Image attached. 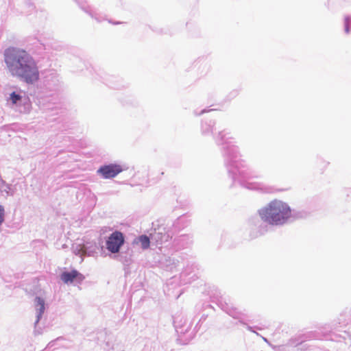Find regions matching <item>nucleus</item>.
<instances>
[{
	"label": "nucleus",
	"mask_w": 351,
	"mask_h": 351,
	"mask_svg": "<svg viewBox=\"0 0 351 351\" xmlns=\"http://www.w3.org/2000/svg\"><path fill=\"white\" fill-rule=\"evenodd\" d=\"M216 144L220 147L224 158L225 165L228 172L234 181H238L241 185L254 189L252 183H247L248 180L261 177L245 160L241 159L239 147L235 145L234 138L225 131L219 132L215 136Z\"/></svg>",
	"instance_id": "nucleus-1"
},
{
	"label": "nucleus",
	"mask_w": 351,
	"mask_h": 351,
	"mask_svg": "<svg viewBox=\"0 0 351 351\" xmlns=\"http://www.w3.org/2000/svg\"><path fill=\"white\" fill-rule=\"evenodd\" d=\"M4 61L10 75L28 84L36 83L40 77L35 59L25 50L10 47L4 51Z\"/></svg>",
	"instance_id": "nucleus-2"
},
{
	"label": "nucleus",
	"mask_w": 351,
	"mask_h": 351,
	"mask_svg": "<svg viewBox=\"0 0 351 351\" xmlns=\"http://www.w3.org/2000/svg\"><path fill=\"white\" fill-rule=\"evenodd\" d=\"M261 219L271 226H282L291 217L290 206L285 202L275 199L258 210Z\"/></svg>",
	"instance_id": "nucleus-3"
},
{
	"label": "nucleus",
	"mask_w": 351,
	"mask_h": 351,
	"mask_svg": "<svg viewBox=\"0 0 351 351\" xmlns=\"http://www.w3.org/2000/svg\"><path fill=\"white\" fill-rule=\"evenodd\" d=\"M8 103L15 111L27 114L31 110V103L25 94L12 92L7 99Z\"/></svg>",
	"instance_id": "nucleus-4"
},
{
	"label": "nucleus",
	"mask_w": 351,
	"mask_h": 351,
	"mask_svg": "<svg viewBox=\"0 0 351 351\" xmlns=\"http://www.w3.org/2000/svg\"><path fill=\"white\" fill-rule=\"evenodd\" d=\"M218 305L219 307L225 311L226 313H228L230 316L232 317L234 319H237L239 320V322L241 323L243 325L246 326V328L252 332H255V331L253 329V327L247 325L245 322L244 319L246 317L245 314L240 311H239L237 308L232 306L231 304L227 303L223 298H221L220 300H218L217 301Z\"/></svg>",
	"instance_id": "nucleus-5"
},
{
	"label": "nucleus",
	"mask_w": 351,
	"mask_h": 351,
	"mask_svg": "<svg viewBox=\"0 0 351 351\" xmlns=\"http://www.w3.org/2000/svg\"><path fill=\"white\" fill-rule=\"evenodd\" d=\"M124 243L125 237L123 234L119 230H115L106 240V247L109 252L114 254L120 252Z\"/></svg>",
	"instance_id": "nucleus-6"
},
{
	"label": "nucleus",
	"mask_w": 351,
	"mask_h": 351,
	"mask_svg": "<svg viewBox=\"0 0 351 351\" xmlns=\"http://www.w3.org/2000/svg\"><path fill=\"white\" fill-rule=\"evenodd\" d=\"M150 237L152 243H155L156 245H160L167 242L172 238V233L164 225H159L157 228H154L151 230Z\"/></svg>",
	"instance_id": "nucleus-7"
},
{
	"label": "nucleus",
	"mask_w": 351,
	"mask_h": 351,
	"mask_svg": "<svg viewBox=\"0 0 351 351\" xmlns=\"http://www.w3.org/2000/svg\"><path fill=\"white\" fill-rule=\"evenodd\" d=\"M123 171L121 167L116 164H109L101 166L97 170V173L104 179H110L116 177Z\"/></svg>",
	"instance_id": "nucleus-8"
},
{
	"label": "nucleus",
	"mask_w": 351,
	"mask_h": 351,
	"mask_svg": "<svg viewBox=\"0 0 351 351\" xmlns=\"http://www.w3.org/2000/svg\"><path fill=\"white\" fill-rule=\"evenodd\" d=\"M75 1L82 10L87 13L91 18L94 19L97 22L100 23L106 20L105 16H102L95 10H93L85 1L82 0H75Z\"/></svg>",
	"instance_id": "nucleus-9"
},
{
	"label": "nucleus",
	"mask_w": 351,
	"mask_h": 351,
	"mask_svg": "<svg viewBox=\"0 0 351 351\" xmlns=\"http://www.w3.org/2000/svg\"><path fill=\"white\" fill-rule=\"evenodd\" d=\"M193 243V237L191 234H181L173 241L174 246L178 249H184L190 247Z\"/></svg>",
	"instance_id": "nucleus-10"
},
{
	"label": "nucleus",
	"mask_w": 351,
	"mask_h": 351,
	"mask_svg": "<svg viewBox=\"0 0 351 351\" xmlns=\"http://www.w3.org/2000/svg\"><path fill=\"white\" fill-rule=\"evenodd\" d=\"M60 279L66 284L72 283L75 279L82 281L84 276L78 272L77 270H72L71 271H64L60 276Z\"/></svg>",
	"instance_id": "nucleus-11"
},
{
	"label": "nucleus",
	"mask_w": 351,
	"mask_h": 351,
	"mask_svg": "<svg viewBox=\"0 0 351 351\" xmlns=\"http://www.w3.org/2000/svg\"><path fill=\"white\" fill-rule=\"evenodd\" d=\"M35 308H36V319L35 321V328H36V325L40 320L43 314L45 311V300L40 297H36L35 300Z\"/></svg>",
	"instance_id": "nucleus-12"
},
{
	"label": "nucleus",
	"mask_w": 351,
	"mask_h": 351,
	"mask_svg": "<svg viewBox=\"0 0 351 351\" xmlns=\"http://www.w3.org/2000/svg\"><path fill=\"white\" fill-rule=\"evenodd\" d=\"M215 122L213 120L205 121L202 123V132L204 135L213 133Z\"/></svg>",
	"instance_id": "nucleus-13"
},
{
	"label": "nucleus",
	"mask_w": 351,
	"mask_h": 351,
	"mask_svg": "<svg viewBox=\"0 0 351 351\" xmlns=\"http://www.w3.org/2000/svg\"><path fill=\"white\" fill-rule=\"evenodd\" d=\"M135 242L140 243L141 245V247L143 250H146L149 248V245L152 243V240L150 235L148 237L147 235L143 234L136 238Z\"/></svg>",
	"instance_id": "nucleus-14"
},
{
	"label": "nucleus",
	"mask_w": 351,
	"mask_h": 351,
	"mask_svg": "<svg viewBox=\"0 0 351 351\" xmlns=\"http://www.w3.org/2000/svg\"><path fill=\"white\" fill-rule=\"evenodd\" d=\"M351 16L347 15L344 18V31L348 34L350 32Z\"/></svg>",
	"instance_id": "nucleus-15"
},
{
	"label": "nucleus",
	"mask_w": 351,
	"mask_h": 351,
	"mask_svg": "<svg viewBox=\"0 0 351 351\" xmlns=\"http://www.w3.org/2000/svg\"><path fill=\"white\" fill-rule=\"evenodd\" d=\"M5 210L3 206H0V225L4 221Z\"/></svg>",
	"instance_id": "nucleus-16"
},
{
	"label": "nucleus",
	"mask_w": 351,
	"mask_h": 351,
	"mask_svg": "<svg viewBox=\"0 0 351 351\" xmlns=\"http://www.w3.org/2000/svg\"><path fill=\"white\" fill-rule=\"evenodd\" d=\"M118 258H119V260L120 261H121V262H122L123 264H125V265H128V264H129V263H130V260H128V259H127V258H123V257L121 255H119V256H118Z\"/></svg>",
	"instance_id": "nucleus-17"
},
{
	"label": "nucleus",
	"mask_w": 351,
	"mask_h": 351,
	"mask_svg": "<svg viewBox=\"0 0 351 351\" xmlns=\"http://www.w3.org/2000/svg\"><path fill=\"white\" fill-rule=\"evenodd\" d=\"M10 188L8 185H3L1 189V191L5 192L7 194H9V190Z\"/></svg>",
	"instance_id": "nucleus-18"
},
{
	"label": "nucleus",
	"mask_w": 351,
	"mask_h": 351,
	"mask_svg": "<svg viewBox=\"0 0 351 351\" xmlns=\"http://www.w3.org/2000/svg\"><path fill=\"white\" fill-rule=\"evenodd\" d=\"M213 110V109H210V110H206V109H204L202 110L199 113H197V111H195V114H197V115H200L204 112H210V111H212Z\"/></svg>",
	"instance_id": "nucleus-19"
},
{
	"label": "nucleus",
	"mask_w": 351,
	"mask_h": 351,
	"mask_svg": "<svg viewBox=\"0 0 351 351\" xmlns=\"http://www.w3.org/2000/svg\"><path fill=\"white\" fill-rule=\"evenodd\" d=\"M238 93H239V92H238V90H232V91L230 93V97H231L232 98L235 97L238 95Z\"/></svg>",
	"instance_id": "nucleus-20"
},
{
	"label": "nucleus",
	"mask_w": 351,
	"mask_h": 351,
	"mask_svg": "<svg viewBox=\"0 0 351 351\" xmlns=\"http://www.w3.org/2000/svg\"><path fill=\"white\" fill-rule=\"evenodd\" d=\"M167 262H169V264L167 265V266H169L171 263L173 264L176 266V263L174 259H171V258H169L168 260H167Z\"/></svg>",
	"instance_id": "nucleus-21"
},
{
	"label": "nucleus",
	"mask_w": 351,
	"mask_h": 351,
	"mask_svg": "<svg viewBox=\"0 0 351 351\" xmlns=\"http://www.w3.org/2000/svg\"><path fill=\"white\" fill-rule=\"evenodd\" d=\"M280 346H271V348H273V350H276V351H279L280 350Z\"/></svg>",
	"instance_id": "nucleus-22"
},
{
	"label": "nucleus",
	"mask_w": 351,
	"mask_h": 351,
	"mask_svg": "<svg viewBox=\"0 0 351 351\" xmlns=\"http://www.w3.org/2000/svg\"><path fill=\"white\" fill-rule=\"evenodd\" d=\"M259 232L262 234H264L266 232V230L264 228H261L259 230Z\"/></svg>",
	"instance_id": "nucleus-23"
},
{
	"label": "nucleus",
	"mask_w": 351,
	"mask_h": 351,
	"mask_svg": "<svg viewBox=\"0 0 351 351\" xmlns=\"http://www.w3.org/2000/svg\"><path fill=\"white\" fill-rule=\"evenodd\" d=\"M263 339L265 341L267 342V339L266 338L263 337Z\"/></svg>",
	"instance_id": "nucleus-24"
},
{
	"label": "nucleus",
	"mask_w": 351,
	"mask_h": 351,
	"mask_svg": "<svg viewBox=\"0 0 351 351\" xmlns=\"http://www.w3.org/2000/svg\"><path fill=\"white\" fill-rule=\"evenodd\" d=\"M185 273H186V274H189V273L187 272V269H186Z\"/></svg>",
	"instance_id": "nucleus-25"
},
{
	"label": "nucleus",
	"mask_w": 351,
	"mask_h": 351,
	"mask_svg": "<svg viewBox=\"0 0 351 351\" xmlns=\"http://www.w3.org/2000/svg\"><path fill=\"white\" fill-rule=\"evenodd\" d=\"M292 341V340H290V341ZM289 344H290V345H292V344H293V343L290 342V343H289Z\"/></svg>",
	"instance_id": "nucleus-26"
}]
</instances>
